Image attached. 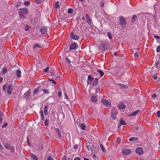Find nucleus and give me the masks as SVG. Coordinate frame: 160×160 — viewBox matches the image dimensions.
I'll use <instances>...</instances> for the list:
<instances>
[{"instance_id": "obj_1", "label": "nucleus", "mask_w": 160, "mask_h": 160, "mask_svg": "<svg viewBox=\"0 0 160 160\" xmlns=\"http://www.w3.org/2000/svg\"><path fill=\"white\" fill-rule=\"evenodd\" d=\"M28 10L26 8H21L19 9L18 11V14L21 18L24 19L25 18L26 14L28 12Z\"/></svg>"}, {"instance_id": "obj_2", "label": "nucleus", "mask_w": 160, "mask_h": 160, "mask_svg": "<svg viewBox=\"0 0 160 160\" xmlns=\"http://www.w3.org/2000/svg\"><path fill=\"white\" fill-rule=\"evenodd\" d=\"M119 19L120 25L122 28H125L127 24V22L125 18L123 16H120Z\"/></svg>"}, {"instance_id": "obj_3", "label": "nucleus", "mask_w": 160, "mask_h": 160, "mask_svg": "<svg viewBox=\"0 0 160 160\" xmlns=\"http://www.w3.org/2000/svg\"><path fill=\"white\" fill-rule=\"evenodd\" d=\"M112 117L111 118L113 120H115L116 118V116L117 114V112L116 110L113 109L112 110Z\"/></svg>"}, {"instance_id": "obj_4", "label": "nucleus", "mask_w": 160, "mask_h": 160, "mask_svg": "<svg viewBox=\"0 0 160 160\" xmlns=\"http://www.w3.org/2000/svg\"><path fill=\"white\" fill-rule=\"evenodd\" d=\"M102 103L107 107H110L111 105V103L105 98H102Z\"/></svg>"}, {"instance_id": "obj_5", "label": "nucleus", "mask_w": 160, "mask_h": 160, "mask_svg": "<svg viewBox=\"0 0 160 160\" xmlns=\"http://www.w3.org/2000/svg\"><path fill=\"white\" fill-rule=\"evenodd\" d=\"M7 93L8 94L11 95L12 94L11 91L13 89V85L12 84H9L8 87Z\"/></svg>"}, {"instance_id": "obj_6", "label": "nucleus", "mask_w": 160, "mask_h": 160, "mask_svg": "<svg viewBox=\"0 0 160 160\" xmlns=\"http://www.w3.org/2000/svg\"><path fill=\"white\" fill-rule=\"evenodd\" d=\"M122 152L123 155H126L131 153V150L128 149L123 148L122 149Z\"/></svg>"}, {"instance_id": "obj_7", "label": "nucleus", "mask_w": 160, "mask_h": 160, "mask_svg": "<svg viewBox=\"0 0 160 160\" xmlns=\"http://www.w3.org/2000/svg\"><path fill=\"white\" fill-rule=\"evenodd\" d=\"M78 48V46L75 42H73L71 44L70 48L69 49L70 50H74Z\"/></svg>"}, {"instance_id": "obj_8", "label": "nucleus", "mask_w": 160, "mask_h": 160, "mask_svg": "<svg viewBox=\"0 0 160 160\" xmlns=\"http://www.w3.org/2000/svg\"><path fill=\"white\" fill-rule=\"evenodd\" d=\"M107 45L106 43H102L99 46V48L102 51L106 49L107 47Z\"/></svg>"}, {"instance_id": "obj_9", "label": "nucleus", "mask_w": 160, "mask_h": 160, "mask_svg": "<svg viewBox=\"0 0 160 160\" xmlns=\"http://www.w3.org/2000/svg\"><path fill=\"white\" fill-rule=\"evenodd\" d=\"M136 152L139 155H142L143 153L142 149L141 148H137L136 150Z\"/></svg>"}, {"instance_id": "obj_10", "label": "nucleus", "mask_w": 160, "mask_h": 160, "mask_svg": "<svg viewBox=\"0 0 160 160\" xmlns=\"http://www.w3.org/2000/svg\"><path fill=\"white\" fill-rule=\"evenodd\" d=\"M93 144L92 143L90 142L87 143L86 144V146L87 147L88 150L90 151L92 149L93 146Z\"/></svg>"}, {"instance_id": "obj_11", "label": "nucleus", "mask_w": 160, "mask_h": 160, "mask_svg": "<svg viewBox=\"0 0 160 160\" xmlns=\"http://www.w3.org/2000/svg\"><path fill=\"white\" fill-rule=\"evenodd\" d=\"M70 37L72 39L77 40L79 38V36L77 35H74L73 32H71L70 34Z\"/></svg>"}, {"instance_id": "obj_12", "label": "nucleus", "mask_w": 160, "mask_h": 160, "mask_svg": "<svg viewBox=\"0 0 160 160\" xmlns=\"http://www.w3.org/2000/svg\"><path fill=\"white\" fill-rule=\"evenodd\" d=\"M47 28L45 27H43L40 29V31L41 33L44 34L47 33Z\"/></svg>"}, {"instance_id": "obj_13", "label": "nucleus", "mask_w": 160, "mask_h": 160, "mask_svg": "<svg viewBox=\"0 0 160 160\" xmlns=\"http://www.w3.org/2000/svg\"><path fill=\"white\" fill-rule=\"evenodd\" d=\"M118 108L120 110H123L126 107L125 105L122 102H120L118 104Z\"/></svg>"}, {"instance_id": "obj_14", "label": "nucleus", "mask_w": 160, "mask_h": 160, "mask_svg": "<svg viewBox=\"0 0 160 160\" xmlns=\"http://www.w3.org/2000/svg\"><path fill=\"white\" fill-rule=\"evenodd\" d=\"M91 101L93 102H96L97 101V98L95 96H92L91 98Z\"/></svg>"}, {"instance_id": "obj_15", "label": "nucleus", "mask_w": 160, "mask_h": 160, "mask_svg": "<svg viewBox=\"0 0 160 160\" xmlns=\"http://www.w3.org/2000/svg\"><path fill=\"white\" fill-rule=\"evenodd\" d=\"M98 80L97 78H95L92 82V85L93 86H95L97 85L98 83Z\"/></svg>"}, {"instance_id": "obj_16", "label": "nucleus", "mask_w": 160, "mask_h": 160, "mask_svg": "<svg viewBox=\"0 0 160 160\" xmlns=\"http://www.w3.org/2000/svg\"><path fill=\"white\" fill-rule=\"evenodd\" d=\"M86 18H87V21L88 23L89 24H91V19H90V18L89 17V15H88V14H87L86 15Z\"/></svg>"}, {"instance_id": "obj_17", "label": "nucleus", "mask_w": 160, "mask_h": 160, "mask_svg": "<svg viewBox=\"0 0 160 160\" xmlns=\"http://www.w3.org/2000/svg\"><path fill=\"white\" fill-rule=\"evenodd\" d=\"M30 156L34 160H38V159L37 158L36 156L32 153H30Z\"/></svg>"}, {"instance_id": "obj_18", "label": "nucleus", "mask_w": 160, "mask_h": 160, "mask_svg": "<svg viewBox=\"0 0 160 160\" xmlns=\"http://www.w3.org/2000/svg\"><path fill=\"white\" fill-rule=\"evenodd\" d=\"M118 85L121 88L127 89L128 88V86L126 85L123 84H119Z\"/></svg>"}, {"instance_id": "obj_19", "label": "nucleus", "mask_w": 160, "mask_h": 160, "mask_svg": "<svg viewBox=\"0 0 160 160\" xmlns=\"http://www.w3.org/2000/svg\"><path fill=\"white\" fill-rule=\"evenodd\" d=\"M48 108V106H46L44 109V113L45 115V116H47L48 114V112L47 111V109Z\"/></svg>"}, {"instance_id": "obj_20", "label": "nucleus", "mask_w": 160, "mask_h": 160, "mask_svg": "<svg viewBox=\"0 0 160 160\" xmlns=\"http://www.w3.org/2000/svg\"><path fill=\"white\" fill-rule=\"evenodd\" d=\"M29 94L30 92L29 91H28L24 94V96L26 98H28L29 97Z\"/></svg>"}, {"instance_id": "obj_21", "label": "nucleus", "mask_w": 160, "mask_h": 160, "mask_svg": "<svg viewBox=\"0 0 160 160\" xmlns=\"http://www.w3.org/2000/svg\"><path fill=\"white\" fill-rule=\"evenodd\" d=\"M138 139V137H132L129 139V140L130 142H133L137 140Z\"/></svg>"}, {"instance_id": "obj_22", "label": "nucleus", "mask_w": 160, "mask_h": 160, "mask_svg": "<svg viewBox=\"0 0 160 160\" xmlns=\"http://www.w3.org/2000/svg\"><path fill=\"white\" fill-rule=\"evenodd\" d=\"M80 127L83 130H85L86 129V126L83 123H82L80 124Z\"/></svg>"}, {"instance_id": "obj_23", "label": "nucleus", "mask_w": 160, "mask_h": 160, "mask_svg": "<svg viewBox=\"0 0 160 160\" xmlns=\"http://www.w3.org/2000/svg\"><path fill=\"white\" fill-rule=\"evenodd\" d=\"M139 112V110H137L134 112H132V114L130 115V116H134L136 115L138 113V112Z\"/></svg>"}, {"instance_id": "obj_24", "label": "nucleus", "mask_w": 160, "mask_h": 160, "mask_svg": "<svg viewBox=\"0 0 160 160\" xmlns=\"http://www.w3.org/2000/svg\"><path fill=\"white\" fill-rule=\"evenodd\" d=\"M97 72H98L101 77H102L104 74V72L98 69L97 70Z\"/></svg>"}, {"instance_id": "obj_25", "label": "nucleus", "mask_w": 160, "mask_h": 160, "mask_svg": "<svg viewBox=\"0 0 160 160\" xmlns=\"http://www.w3.org/2000/svg\"><path fill=\"white\" fill-rule=\"evenodd\" d=\"M4 146L7 149H10L11 148V145L8 143H6L4 145Z\"/></svg>"}, {"instance_id": "obj_26", "label": "nucleus", "mask_w": 160, "mask_h": 160, "mask_svg": "<svg viewBox=\"0 0 160 160\" xmlns=\"http://www.w3.org/2000/svg\"><path fill=\"white\" fill-rule=\"evenodd\" d=\"M126 123L122 119H120L119 121V124L121 126L124 125Z\"/></svg>"}, {"instance_id": "obj_27", "label": "nucleus", "mask_w": 160, "mask_h": 160, "mask_svg": "<svg viewBox=\"0 0 160 160\" xmlns=\"http://www.w3.org/2000/svg\"><path fill=\"white\" fill-rule=\"evenodd\" d=\"M137 19V17L135 15H134L132 16L131 21L132 22L134 23L136 21Z\"/></svg>"}, {"instance_id": "obj_28", "label": "nucleus", "mask_w": 160, "mask_h": 160, "mask_svg": "<svg viewBox=\"0 0 160 160\" xmlns=\"http://www.w3.org/2000/svg\"><path fill=\"white\" fill-rule=\"evenodd\" d=\"M17 76L18 77H21V71L19 70H17L16 71Z\"/></svg>"}, {"instance_id": "obj_29", "label": "nucleus", "mask_w": 160, "mask_h": 160, "mask_svg": "<svg viewBox=\"0 0 160 160\" xmlns=\"http://www.w3.org/2000/svg\"><path fill=\"white\" fill-rule=\"evenodd\" d=\"M94 78L92 77L90 75H89L88 78V80L90 81V82H92V80L94 79Z\"/></svg>"}, {"instance_id": "obj_30", "label": "nucleus", "mask_w": 160, "mask_h": 160, "mask_svg": "<svg viewBox=\"0 0 160 160\" xmlns=\"http://www.w3.org/2000/svg\"><path fill=\"white\" fill-rule=\"evenodd\" d=\"M43 45H39L38 44H36L35 45L33 46V48H36V47H38L40 48H42V47Z\"/></svg>"}, {"instance_id": "obj_31", "label": "nucleus", "mask_w": 160, "mask_h": 160, "mask_svg": "<svg viewBox=\"0 0 160 160\" xmlns=\"http://www.w3.org/2000/svg\"><path fill=\"white\" fill-rule=\"evenodd\" d=\"M56 131L57 132L59 137L61 138V133H60V131H59V129L58 128H56Z\"/></svg>"}, {"instance_id": "obj_32", "label": "nucleus", "mask_w": 160, "mask_h": 160, "mask_svg": "<svg viewBox=\"0 0 160 160\" xmlns=\"http://www.w3.org/2000/svg\"><path fill=\"white\" fill-rule=\"evenodd\" d=\"M100 147L103 152H105L106 151L105 149L104 148V146L102 144L100 145Z\"/></svg>"}, {"instance_id": "obj_33", "label": "nucleus", "mask_w": 160, "mask_h": 160, "mask_svg": "<svg viewBox=\"0 0 160 160\" xmlns=\"http://www.w3.org/2000/svg\"><path fill=\"white\" fill-rule=\"evenodd\" d=\"M2 71L4 74L6 73L7 72V69L6 67H3L2 68Z\"/></svg>"}, {"instance_id": "obj_34", "label": "nucleus", "mask_w": 160, "mask_h": 160, "mask_svg": "<svg viewBox=\"0 0 160 160\" xmlns=\"http://www.w3.org/2000/svg\"><path fill=\"white\" fill-rule=\"evenodd\" d=\"M45 124L47 126H48L49 125V120L48 119H46L45 121Z\"/></svg>"}, {"instance_id": "obj_35", "label": "nucleus", "mask_w": 160, "mask_h": 160, "mask_svg": "<svg viewBox=\"0 0 160 160\" xmlns=\"http://www.w3.org/2000/svg\"><path fill=\"white\" fill-rule=\"evenodd\" d=\"M7 84L4 85L2 87V89L4 92L6 91V88L7 87Z\"/></svg>"}, {"instance_id": "obj_36", "label": "nucleus", "mask_w": 160, "mask_h": 160, "mask_svg": "<svg viewBox=\"0 0 160 160\" xmlns=\"http://www.w3.org/2000/svg\"><path fill=\"white\" fill-rule=\"evenodd\" d=\"M55 7L57 8L58 9L59 8V2H56L55 4Z\"/></svg>"}, {"instance_id": "obj_37", "label": "nucleus", "mask_w": 160, "mask_h": 160, "mask_svg": "<svg viewBox=\"0 0 160 160\" xmlns=\"http://www.w3.org/2000/svg\"><path fill=\"white\" fill-rule=\"evenodd\" d=\"M43 92L45 94H48L49 92V91L48 89H44L43 90Z\"/></svg>"}, {"instance_id": "obj_38", "label": "nucleus", "mask_w": 160, "mask_h": 160, "mask_svg": "<svg viewBox=\"0 0 160 160\" xmlns=\"http://www.w3.org/2000/svg\"><path fill=\"white\" fill-rule=\"evenodd\" d=\"M38 91L39 90L38 89H35L33 91V94H36L38 92Z\"/></svg>"}, {"instance_id": "obj_39", "label": "nucleus", "mask_w": 160, "mask_h": 160, "mask_svg": "<svg viewBox=\"0 0 160 160\" xmlns=\"http://www.w3.org/2000/svg\"><path fill=\"white\" fill-rule=\"evenodd\" d=\"M73 11L72 9L71 8L69 9L68 10V13H72Z\"/></svg>"}, {"instance_id": "obj_40", "label": "nucleus", "mask_w": 160, "mask_h": 160, "mask_svg": "<svg viewBox=\"0 0 160 160\" xmlns=\"http://www.w3.org/2000/svg\"><path fill=\"white\" fill-rule=\"evenodd\" d=\"M49 69V67H47L46 68L44 69L43 70V71L44 72H47Z\"/></svg>"}, {"instance_id": "obj_41", "label": "nucleus", "mask_w": 160, "mask_h": 160, "mask_svg": "<svg viewBox=\"0 0 160 160\" xmlns=\"http://www.w3.org/2000/svg\"><path fill=\"white\" fill-rule=\"evenodd\" d=\"M108 35L110 39H112V37L111 34L109 32H108Z\"/></svg>"}, {"instance_id": "obj_42", "label": "nucleus", "mask_w": 160, "mask_h": 160, "mask_svg": "<svg viewBox=\"0 0 160 160\" xmlns=\"http://www.w3.org/2000/svg\"><path fill=\"white\" fill-rule=\"evenodd\" d=\"M95 148L93 146L92 147V149L91 150L92 152L93 153L95 151Z\"/></svg>"}, {"instance_id": "obj_43", "label": "nucleus", "mask_w": 160, "mask_h": 160, "mask_svg": "<svg viewBox=\"0 0 160 160\" xmlns=\"http://www.w3.org/2000/svg\"><path fill=\"white\" fill-rule=\"evenodd\" d=\"M29 4L30 2L28 1H25L24 2V4L26 6L28 5Z\"/></svg>"}, {"instance_id": "obj_44", "label": "nucleus", "mask_w": 160, "mask_h": 160, "mask_svg": "<svg viewBox=\"0 0 160 160\" xmlns=\"http://www.w3.org/2000/svg\"><path fill=\"white\" fill-rule=\"evenodd\" d=\"M134 56L135 57H138L139 54L138 52H136L134 54Z\"/></svg>"}, {"instance_id": "obj_45", "label": "nucleus", "mask_w": 160, "mask_h": 160, "mask_svg": "<svg viewBox=\"0 0 160 160\" xmlns=\"http://www.w3.org/2000/svg\"><path fill=\"white\" fill-rule=\"evenodd\" d=\"M49 81H52L54 84H56L57 83L54 80L52 79H49Z\"/></svg>"}, {"instance_id": "obj_46", "label": "nucleus", "mask_w": 160, "mask_h": 160, "mask_svg": "<svg viewBox=\"0 0 160 160\" xmlns=\"http://www.w3.org/2000/svg\"><path fill=\"white\" fill-rule=\"evenodd\" d=\"M42 0H36V2L37 4H39L41 2Z\"/></svg>"}, {"instance_id": "obj_47", "label": "nucleus", "mask_w": 160, "mask_h": 160, "mask_svg": "<svg viewBox=\"0 0 160 160\" xmlns=\"http://www.w3.org/2000/svg\"><path fill=\"white\" fill-rule=\"evenodd\" d=\"M8 125V123L7 122H5L4 123L3 125L2 126V128H3L5 127L6 126Z\"/></svg>"}, {"instance_id": "obj_48", "label": "nucleus", "mask_w": 160, "mask_h": 160, "mask_svg": "<svg viewBox=\"0 0 160 160\" xmlns=\"http://www.w3.org/2000/svg\"><path fill=\"white\" fill-rule=\"evenodd\" d=\"M11 152H14V150H15V148H14V146H12V148H11Z\"/></svg>"}, {"instance_id": "obj_49", "label": "nucleus", "mask_w": 160, "mask_h": 160, "mask_svg": "<svg viewBox=\"0 0 160 160\" xmlns=\"http://www.w3.org/2000/svg\"><path fill=\"white\" fill-rule=\"evenodd\" d=\"M156 51L158 52H159L160 51V47L159 46H158Z\"/></svg>"}, {"instance_id": "obj_50", "label": "nucleus", "mask_w": 160, "mask_h": 160, "mask_svg": "<svg viewBox=\"0 0 160 160\" xmlns=\"http://www.w3.org/2000/svg\"><path fill=\"white\" fill-rule=\"evenodd\" d=\"M47 160H53V159L50 156L48 157Z\"/></svg>"}, {"instance_id": "obj_51", "label": "nucleus", "mask_w": 160, "mask_h": 160, "mask_svg": "<svg viewBox=\"0 0 160 160\" xmlns=\"http://www.w3.org/2000/svg\"><path fill=\"white\" fill-rule=\"evenodd\" d=\"M41 120H42L43 121H44V114H41Z\"/></svg>"}, {"instance_id": "obj_52", "label": "nucleus", "mask_w": 160, "mask_h": 160, "mask_svg": "<svg viewBox=\"0 0 160 160\" xmlns=\"http://www.w3.org/2000/svg\"><path fill=\"white\" fill-rule=\"evenodd\" d=\"M29 27L28 26H27L25 27V30L26 31H28V29H29Z\"/></svg>"}, {"instance_id": "obj_53", "label": "nucleus", "mask_w": 160, "mask_h": 160, "mask_svg": "<svg viewBox=\"0 0 160 160\" xmlns=\"http://www.w3.org/2000/svg\"><path fill=\"white\" fill-rule=\"evenodd\" d=\"M157 116L158 117H160V111H158L157 112Z\"/></svg>"}, {"instance_id": "obj_54", "label": "nucleus", "mask_w": 160, "mask_h": 160, "mask_svg": "<svg viewBox=\"0 0 160 160\" xmlns=\"http://www.w3.org/2000/svg\"><path fill=\"white\" fill-rule=\"evenodd\" d=\"M78 145H75L74 146V148L75 149H78Z\"/></svg>"}, {"instance_id": "obj_55", "label": "nucleus", "mask_w": 160, "mask_h": 160, "mask_svg": "<svg viewBox=\"0 0 160 160\" xmlns=\"http://www.w3.org/2000/svg\"><path fill=\"white\" fill-rule=\"evenodd\" d=\"M100 5H101V7H103L104 6V2L102 1L101 2V3H100Z\"/></svg>"}, {"instance_id": "obj_56", "label": "nucleus", "mask_w": 160, "mask_h": 160, "mask_svg": "<svg viewBox=\"0 0 160 160\" xmlns=\"http://www.w3.org/2000/svg\"><path fill=\"white\" fill-rule=\"evenodd\" d=\"M3 114V113L2 112V111L0 110V117L2 116Z\"/></svg>"}, {"instance_id": "obj_57", "label": "nucleus", "mask_w": 160, "mask_h": 160, "mask_svg": "<svg viewBox=\"0 0 160 160\" xmlns=\"http://www.w3.org/2000/svg\"><path fill=\"white\" fill-rule=\"evenodd\" d=\"M156 97H157V95L156 94H153L152 96V98H156Z\"/></svg>"}, {"instance_id": "obj_58", "label": "nucleus", "mask_w": 160, "mask_h": 160, "mask_svg": "<svg viewBox=\"0 0 160 160\" xmlns=\"http://www.w3.org/2000/svg\"><path fill=\"white\" fill-rule=\"evenodd\" d=\"M66 59L67 62H68L69 63H70L71 62L70 60L68 58H66Z\"/></svg>"}, {"instance_id": "obj_59", "label": "nucleus", "mask_w": 160, "mask_h": 160, "mask_svg": "<svg viewBox=\"0 0 160 160\" xmlns=\"http://www.w3.org/2000/svg\"><path fill=\"white\" fill-rule=\"evenodd\" d=\"M62 92L61 91H59L58 92V96L60 97L62 95Z\"/></svg>"}, {"instance_id": "obj_60", "label": "nucleus", "mask_w": 160, "mask_h": 160, "mask_svg": "<svg viewBox=\"0 0 160 160\" xmlns=\"http://www.w3.org/2000/svg\"><path fill=\"white\" fill-rule=\"evenodd\" d=\"M74 160H81V159L77 157V158H75L74 159Z\"/></svg>"}, {"instance_id": "obj_61", "label": "nucleus", "mask_w": 160, "mask_h": 160, "mask_svg": "<svg viewBox=\"0 0 160 160\" xmlns=\"http://www.w3.org/2000/svg\"><path fill=\"white\" fill-rule=\"evenodd\" d=\"M154 37L157 39H159L160 38V37H159L158 36H154Z\"/></svg>"}, {"instance_id": "obj_62", "label": "nucleus", "mask_w": 160, "mask_h": 160, "mask_svg": "<svg viewBox=\"0 0 160 160\" xmlns=\"http://www.w3.org/2000/svg\"><path fill=\"white\" fill-rule=\"evenodd\" d=\"M91 82H90V81L88 79L87 83L88 84H91Z\"/></svg>"}, {"instance_id": "obj_63", "label": "nucleus", "mask_w": 160, "mask_h": 160, "mask_svg": "<svg viewBox=\"0 0 160 160\" xmlns=\"http://www.w3.org/2000/svg\"><path fill=\"white\" fill-rule=\"evenodd\" d=\"M153 78L154 79H157V75H155V74H154L153 76Z\"/></svg>"}, {"instance_id": "obj_64", "label": "nucleus", "mask_w": 160, "mask_h": 160, "mask_svg": "<svg viewBox=\"0 0 160 160\" xmlns=\"http://www.w3.org/2000/svg\"><path fill=\"white\" fill-rule=\"evenodd\" d=\"M40 113H41V114H43V111L42 110H41L40 111Z\"/></svg>"}]
</instances>
